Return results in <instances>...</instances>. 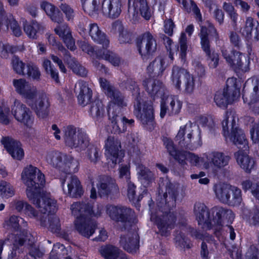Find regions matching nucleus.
<instances>
[{
  "instance_id": "f257e3e1",
  "label": "nucleus",
  "mask_w": 259,
  "mask_h": 259,
  "mask_svg": "<svg viewBox=\"0 0 259 259\" xmlns=\"http://www.w3.org/2000/svg\"><path fill=\"white\" fill-rule=\"evenodd\" d=\"M22 182L26 187V194L29 200L44 212L56 209L55 200L49 193L44 192L45 175L36 167L32 165L25 167L21 174Z\"/></svg>"
},
{
  "instance_id": "f03ea898",
  "label": "nucleus",
  "mask_w": 259,
  "mask_h": 259,
  "mask_svg": "<svg viewBox=\"0 0 259 259\" xmlns=\"http://www.w3.org/2000/svg\"><path fill=\"white\" fill-rule=\"evenodd\" d=\"M99 82L105 94L110 97L111 100L108 105V113L109 118L112 120V132L115 133L124 132L126 131L124 125L127 123L132 124L134 121L133 119L128 120L125 117L121 118L115 114L116 111H119L120 107L126 105L123 98L106 79L100 78Z\"/></svg>"
},
{
  "instance_id": "7ed1b4c3",
  "label": "nucleus",
  "mask_w": 259,
  "mask_h": 259,
  "mask_svg": "<svg viewBox=\"0 0 259 259\" xmlns=\"http://www.w3.org/2000/svg\"><path fill=\"white\" fill-rule=\"evenodd\" d=\"M71 213L75 218L74 227L81 235L90 237L95 232L96 224L91 218L99 215L101 212H95L92 205L84 202H74L70 206Z\"/></svg>"
},
{
  "instance_id": "20e7f679",
  "label": "nucleus",
  "mask_w": 259,
  "mask_h": 259,
  "mask_svg": "<svg viewBox=\"0 0 259 259\" xmlns=\"http://www.w3.org/2000/svg\"><path fill=\"white\" fill-rule=\"evenodd\" d=\"M213 213L215 215L213 220L209 222V213L206 206L202 203L197 202L194 205V212L199 225H203L209 227L212 225L215 231H220L223 224L227 221L231 223L234 218V214L232 210L225 209L221 207L213 208Z\"/></svg>"
},
{
  "instance_id": "39448f33",
  "label": "nucleus",
  "mask_w": 259,
  "mask_h": 259,
  "mask_svg": "<svg viewBox=\"0 0 259 259\" xmlns=\"http://www.w3.org/2000/svg\"><path fill=\"white\" fill-rule=\"evenodd\" d=\"M238 117L234 111H227L222 121L223 134L226 141L233 142L237 147L248 149V142L242 130L237 127Z\"/></svg>"
},
{
  "instance_id": "423d86ee",
  "label": "nucleus",
  "mask_w": 259,
  "mask_h": 259,
  "mask_svg": "<svg viewBox=\"0 0 259 259\" xmlns=\"http://www.w3.org/2000/svg\"><path fill=\"white\" fill-rule=\"evenodd\" d=\"M216 197L221 202L231 205H238L242 200L241 190L235 186L221 183L214 187Z\"/></svg>"
},
{
  "instance_id": "0eeeda50",
  "label": "nucleus",
  "mask_w": 259,
  "mask_h": 259,
  "mask_svg": "<svg viewBox=\"0 0 259 259\" xmlns=\"http://www.w3.org/2000/svg\"><path fill=\"white\" fill-rule=\"evenodd\" d=\"M63 138L65 144L77 150H83L89 145V139L81 129L73 125H68L63 130Z\"/></svg>"
},
{
  "instance_id": "6e6552de",
  "label": "nucleus",
  "mask_w": 259,
  "mask_h": 259,
  "mask_svg": "<svg viewBox=\"0 0 259 259\" xmlns=\"http://www.w3.org/2000/svg\"><path fill=\"white\" fill-rule=\"evenodd\" d=\"M172 84L177 89H180L182 82L186 93H192L195 88L194 76L183 68L175 66L172 67L170 75Z\"/></svg>"
},
{
  "instance_id": "1a4fd4ad",
  "label": "nucleus",
  "mask_w": 259,
  "mask_h": 259,
  "mask_svg": "<svg viewBox=\"0 0 259 259\" xmlns=\"http://www.w3.org/2000/svg\"><path fill=\"white\" fill-rule=\"evenodd\" d=\"M222 56L226 62L236 71L245 72L249 70V58L242 53L223 47Z\"/></svg>"
},
{
  "instance_id": "9d476101",
  "label": "nucleus",
  "mask_w": 259,
  "mask_h": 259,
  "mask_svg": "<svg viewBox=\"0 0 259 259\" xmlns=\"http://www.w3.org/2000/svg\"><path fill=\"white\" fill-rule=\"evenodd\" d=\"M193 127V124L190 121L180 127L175 137V141L181 147L193 150L201 145L200 135L196 141L192 138Z\"/></svg>"
},
{
  "instance_id": "9b49d317",
  "label": "nucleus",
  "mask_w": 259,
  "mask_h": 259,
  "mask_svg": "<svg viewBox=\"0 0 259 259\" xmlns=\"http://www.w3.org/2000/svg\"><path fill=\"white\" fill-rule=\"evenodd\" d=\"M11 112L14 118L25 127L32 129L34 117L31 111L19 100L15 99L11 106Z\"/></svg>"
},
{
  "instance_id": "f8f14e48",
  "label": "nucleus",
  "mask_w": 259,
  "mask_h": 259,
  "mask_svg": "<svg viewBox=\"0 0 259 259\" xmlns=\"http://www.w3.org/2000/svg\"><path fill=\"white\" fill-rule=\"evenodd\" d=\"M86 21L79 22L77 30L83 36L89 34L92 39L96 42L102 45L103 48H107L109 45V41L105 34L102 31L96 23H91L89 25Z\"/></svg>"
},
{
  "instance_id": "ddd939ff",
  "label": "nucleus",
  "mask_w": 259,
  "mask_h": 259,
  "mask_svg": "<svg viewBox=\"0 0 259 259\" xmlns=\"http://www.w3.org/2000/svg\"><path fill=\"white\" fill-rule=\"evenodd\" d=\"M92 188L91 190L90 198L96 199L97 195L95 186L98 189L99 195L102 196L107 195L112 191L117 190V186L115 181L112 178L107 176H99L92 182Z\"/></svg>"
},
{
  "instance_id": "4468645a",
  "label": "nucleus",
  "mask_w": 259,
  "mask_h": 259,
  "mask_svg": "<svg viewBox=\"0 0 259 259\" xmlns=\"http://www.w3.org/2000/svg\"><path fill=\"white\" fill-rule=\"evenodd\" d=\"M104 147L108 166L113 168L120 162L119 156L122 154L120 142L114 137L109 136L105 141Z\"/></svg>"
},
{
  "instance_id": "2eb2a0df",
  "label": "nucleus",
  "mask_w": 259,
  "mask_h": 259,
  "mask_svg": "<svg viewBox=\"0 0 259 259\" xmlns=\"http://www.w3.org/2000/svg\"><path fill=\"white\" fill-rule=\"evenodd\" d=\"M128 11L131 21L134 23L139 21V14L146 20H149L151 16L146 0H128Z\"/></svg>"
},
{
  "instance_id": "dca6fc26",
  "label": "nucleus",
  "mask_w": 259,
  "mask_h": 259,
  "mask_svg": "<svg viewBox=\"0 0 259 259\" xmlns=\"http://www.w3.org/2000/svg\"><path fill=\"white\" fill-rule=\"evenodd\" d=\"M206 162L204 168L208 170L221 169L227 166L230 161V157L223 152L212 151L204 153Z\"/></svg>"
},
{
  "instance_id": "f3484780",
  "label": "nucleus",
  "mask_w": 259,
  "mask_h": 259,
  "mask_svg": "<svg viewBox=\"0 0 259 259\" xmlns=\"http://www.w3.org/2000/svg\"><path fill=\"white\" fill-rule=\"evenodd\" d=\"M137 47L143 59H147L156 50V41L151 33L146 32L138 37Z\"/></svg>"
},
{
  "instance_id": "a211bd4d",
  "label": "nucleus",
  "mask_w": 259,
  "mask_h": 259,
  "mask_svg": "<svg viewBox=\"0 0 259 259\" xmlns=\"http://www.w3.org/2000/svg\"><path fill=\"white\" fill-rule=\"evenodd\" d=\"M12 207L19 212L23 211V212L28 217L35 219L37 221H40L41 225H45L42 221L48 212L54 211V210H48L46 212H44L38 209L35 210L30 204L26 201L23 200H14L11 203Z\"/></svg>"
},
{
  "instance_id": "6ab92c4d",
  "label": "nucleus",
  "mask_w": 259,
  "mask_h": 259,
  "mask_svg": "<svg viewBox=\"0 0 259 259\" xmlns=\"http://www.w3.org/2000/svg\"><path fill=\"white\" fill-rule=\"evenodd\" d=\"M106 209L110 219L116 222H129L135 216L134 211L125 206L107 205Z\"/></svg>"
},
{
  "instance_id": "aec40b11",
  "label": "nucleus",
  "mask_w": 259,
  "mask_h": 259,
  "mask_svg": "<svg viewBox=\"0 0 259 259\" xmlns=\"http://www.w3.org/2000/svg\"><path fill=\"white\" fill-rule=\"evenodd\" d=\"M61 184L64 192L70 197L77 198L83 194L80 182L75 176L67 174L65 179L62 180Z\"/></svg>"
},
{
  "instance_id": "412c9836",
  "label": "nucleus",
  "mask_w": 259,
  "mask_h": 259,
  "mask_svg": "<svg viewBox=\"0 0 259 259\" xmlns=\"http://www.w3.org/2000/svg\"><path fill=\"white\" fill-rule=\"evenodd\" d=\"M34 98H36V100L34 103H30L29 102V100H27L28 104L39 118H46L50 113V106L46 94L44 93H38L37 92Z\"/></svg>"
},
{
  "instance_id": "4be33fe9",
  "label": "nucleus",
  "mask_w": 259,
  "mask_h": 259,
  "mask_svg": "<svg viewBox=\"0 0 259 259\" xmlns=\"http://www.w3.org/2000/svg\"><path fill=\"white\" fill-rule=\"evenodd\" d=\"M181 108L182 103L177 96L166 95L161 101L160 116L161 118H163L167 110L170 114H178Z\"/></svg>"
},
{
  "instance_id": "5701e85b",
  "label": "nucleus",
  "mask_w": 259,
  "mask_h": 259,
  "mask_svg": "<svg viewBox=\"0 0 259 259\" xmlns=\"http://www.w3.org/2000/svg\"><path fill=\"white\" fill-rule=\"evenodd\" d=\"M13 85L15 91L26 100H32L36 95V87L31 85L24 79H13Z\"/></svg>"
},
{
  "instance_id": "b1692460",
  "label": "nucleus",
  "mask_w": 259,
  "mask_h": 259,
  "mask_svg": "<svg viewBox=\"0 0 259 259\" xmlns=\"http://www.w3.org/2000/svg\"><path fill=\"white\" fill-rule=\"evenodd\" d=\"M151 220L156 223L161 235L166 236L169 230L174 227L176 216L173 213H169L160 218H157L155 214H152Z\"/></svg>"
},
{
  "instance_id": "393cba45",
  "label": "nucleus",
  "mask_w": 259,
  "mask_h": 259,
  "mask_svg": "<svg viewBox=\"0 0 259 259\" xmlns=\"http://www.w3.org/2000/svg\"><path fill=\"white\" fill-rule=\"evenodd\" d=\"M236 79L232 77L228 78L226 81L227 88L223 91H218L215 95L214 100L216 104L220 107H225L232 102L229 92L232 88H235Z\"/></svg>"
},
{
  "instance_id": "a878e982",
  "label": "nucleus",
  "mask_w": 259,
  "mask_h": 259,
  "mask_svg": "<svg viewBox=\"0 0 259 259\" xmlns=\"http://www.w3.org/2000/svg\"><path fill=\"white\" fill-rule=\"evenodd\" d=\"M214 37L216 39H218V34L214 26L209 22H206L205 25L201 26L199 36L200 43L202 50L206 53L210 52V42L208 38V35Z\"/></svg>"
},
{
  "instance_id": "bb28decb",
  "label": "nucleus",
  "mask_w": 259,
  "mask_h": 259,
  "mask_svg": "<svg viewBox=\"0 0 259 259\" xmlns=\"http://www.w3.org/2000/svg\"><path fill=\"white\" fill-rule=\"evenodd\" d=\"M1 142L14 159L21 160L23 158L24 153L19 142L10 137H3Z\"/></svg>"
},
{
  "instance_id": "cd10ccee",
  "label": "nucleus",
  "mask_w": 259,
  "mask_h": 259,
  "mask_svg": "<svg viewBox=\"0 0 259 259\" xmlns=\"http://www.w3.org/2000/svg\"><path fill=\"white\" fill-rule=\"evenodd\" d=\"M102 12L110 18H117L121 12V3L120 0H103L102 3Z\"/></svg>"
},
{
  "instance_id": "c85d7f7f",
  "label": "nucleus",
  "mask_w": 259,
  "mask_h": 259,
  "mask_svg": "<svg viewBox=\"0 0 259 259\" xmlns=\"http://www.w3.org/2000/svg\"><path fill=\"white\" fill-rule=\"evenodd\" d=\"M143 85L148 94L154 98L160 97L162 99L166 96L163 84L159 80L147 79L144 81Z\"/></svg>"
},
{
  "instance_id": "c756f323",
  "label": "nucleus",
  "mask_w": 259,
  "mask_h": 259,
  "mask_svg": "<svg viewBox=\"0 0 259 259\" xmlns=\"http://www.w3.org/2000/svg\"><path fill=\"white\" fill-rule=\"evenodd\" d=\"M54 31L56 34L63 39L68 49L72 51L75 49V41L67 24L63 23L58 25L54 29Z\"/></svg>"
},
{
  "instance_id": "7c9ffc66",
  "label": "nucleus",
  "mask_w": 259,
  "mask_h": 259,
  "mask_svg": "<svg viewBox=\"0 0 259 259\" xmlns=\"http://www.w3.org/2000/svg\"><path fill=\"white\" fill-rule=\"evenodd\" d=\"M75 91L78 94L77 98L79 104L85 106L90 102L92 93L85 82L78 81L75 85Z\"/></svg>"
},
{
  "instance_id": "2f4dec72",
  "label": "nucleus",
  "mask_w": 259,
  "mask_h": 259,
  "mask_svg": "<svg viewBox=\"0 0 259 259\" xmlns=\"http://www.w3.org/2000/svg\"><path fill=\"white\" fill-rule=\"evenodd\" d=\"M120 243L127 252H135L139 248V237L136 233H129L121 236Z\"/></svg>"
},
{
  "instance_id": "473e14b6",
  "label": "nucleus",
  "mask_w": 259,
  "mask_h": 259,
  "mask_svg": "<svg viewBox=\"0 0 259 259\" xmlns=\"http://www.w3.org/2000/svg\"><path fill=\"white\" fill-rule=\"evenodd\" d=\"M238 148L239 150L235 154L237 162L241 168L246 171L249 172L253 168L255 163L254 160L247 155L249 147L248 146L246 150L242 148L238 147Z\"/></svg>"
},
{
  "instance_id": "72a5a7b5",
  "label": "nucleus",
  "mask_w": 259,
  "mask_h": 259,
  "mask_svg": "<svg viewBox=\"0 0 259 259\" xmlns=\"http://www.w3.org/2000/svg\"><path fill=\"white\" fill-rule=\"evenodd\" d=\"M139 115L142 124L148 129L151 130L154 124L153 108L151 104H144Z\"/></svg>"
},
{
  "instance_id": "f704fd0d",
  "label": "nucleus",
  "mask_w": 259,
  "mask_h": 259,
  "mask_svg": "<svg viewBox=\"0 0 259 259\" xmlns=\"http://www.w3.org/2000/svg\"><path fill=\"white\" fill-rule=\"evenodd\" d=\"M40 7L53 22L60 23L63 21L62 15L54 5L44 1L41 2Z\"/></svg>"
},
{
  "instance_id": "c9c22d12",
  "label": "nucleus",
  "mask_w": 259,
  "mask_h": 259,
  "mask_svg": "<svg viewBox=\"0 0 259 259\" xmlns=\"http://www.w3.org/2000/svg\"><path fill=\"white\" fill-rule=\"evenodd\" d=\"M243 99L244 102L247 103L255 113L259 114V80L257 85L254 87L253 92L249 98L243 95Z\"/></svg>"
},
{
  "instance_id": "e433bc0d",
  "label": "nucleus",
  "mask_w": 259,
  "mask_h": 259,
  "mask_svg": "<svg viewBox=\"0 0 259 259\" xmlns=\"http://www.w3.org/2000/svg\"><path fill=\"white\" fill-rule=\"evenodd\" d=\"M112 31L114 33H118V40L120 44L128 43L131 41V33L124 29L120 22L117 21L112 24Z\"/></svg>"
},
{
  "instance_id": "4c0bfd02",
  "label": "nucleus",
  "mask_w": 259,
  "mask_h": 259,
  "mask_svg": "<svg viewBox=\"0 0 259 259\" xmlns=\"http://www.w3.org/2000/svg\"><path fill=\"white\" fill-rule=\"evenodd\" d=\"M56 202V201H55ZM56 210L54 211H49L46 213V215L42 218V221L45 223V225H41V222L40 224L41 226L48 227L51 231L53 232H57L60 228V224L59 218L55 215H49L50 213H54L57 210V204H56Z\"/></svg>"
},
{
  "instance_id": "58836bf2",
  "label": "nucleus",
  "mask_w": 259,
  "mask_h": 259,
  "mask_svg": "<svg viewBox=\"0 0 259 259\" xmlns=\"http://www.w3.org/2000/svg\"><path fill=\"white\" fill-rule=\"evenodd\" d=\"M23 25L24 31L27 36L31 39H36L37 33L43 29L42 26L35 21L30 22L25 21L23 23Z\"/></svg>"
},
{
  "instance_id": "ea45409f",
  "label": "nucleus",
  "mask_w": 259,
  "mask_h": 259,
  "mask_svg": "<svg viewBox=\"0 0 259 259\" xmlns=\"http://www.w3.org/2000/svg\"><path fill=\"white\" fill-rule=\"evenodd\" d=\"M66 155L58 152H50L47 153L46 159L48 163L61 170Z\"/></svg>"
},
{
  "instance_id": "a19ab883",
  "label": "nucleus",
  "mask_w": 259,
  "mask_h": 259,
  "mask_svg": "<svg viewBox=\"0 0 259 259\" xmlns=\"http://www.w3.org/2000/svg\"><path fill=\"white\" fill-rule=\"evenodd\" d=\"M181 159H184L181 164H184L186 160L190 163L192 165L196 166H202L204 168V164L206 162V159L204 158V153L202 157H199L198 155L194 153L184 152L181 154Z\"/></svg>"
},
{
  "instance_id": "79ce46f5",
  "label": "nucleus",
  "mask_w": 259,
  "mask_h": 259,
  "mask_svg": "<svg viewBox=\"0 0 259 259\" xmlns=\"http://www.w3.org/2000/svg\"><path fill=\"white\" fill-rule=\"evenodd\" d=\"M167 67L164 59L157 57L147 67L149 72H154L158 75H161Z\"/></svg>"
},
{
  "instance_id": "37998d69",
  "label": "nucleus",
  "mask_w": 259,
  "mask_h": 259,
  "mask_svg": "<svg viewBox=\"0 0 259 259\" xmlns=\"http://www.w3.org/2000/svg\"><path fill=\"white\" fill-rule=\"evenodd\" d=\"M78 162L71 156H66L64 160L61 171L65 172L75 173L78 170Z\"/></svg>"
},
{
  "instance_id": "c03bdc74",
  "label": "nucleus",
  "mask_w": 259,
  "mask_h": 259,
  "mask_svg": "<svg viewBox=\"0 0 259 259\" xmlns=\"http://www.w3.org/2000/svg\"><path fill=\"white\" fill-rule=\"evenodd\" d=\"M99 58L108 61L113 65L116 66L119 64V59L114 54L107 50V48H103V50H98L96 52Z\"/></svg>"
},
{
  "instance_id": "a18cd8bd",
  "label": "nucleus",
  "mask_w": 259,
  "mask_h": 259,
  "mask_svg": "<svg viewBox=\"0 0 259 259\" xmlns=\"http://www.w3.org/2000/svg\"><path fill=\"white\" fill-rule=\"evenodd\" d=\"M84 11L89 15L96 14L99 10L97 0H81Z\"/></svg>"
},
{
  "instance_id": "49530a36",
  "label": "nucleus",
  "mask_w": 259,
  "mask_h": 259,
  "mask_svg": "<svg viewBox=\"0 0 259 259\" xmlns=\"http://www.w3.org/2000/svg\"><path fill=\"white\" fill-rule=\"evenodd\" d=\"M65 60H66L69 67L72 70L74 73L81 76H85L87 75V71L74 58H71L69 57V59H67L66 57Z\"/></svg>"
},
{
  "instance_id": "de8ad7c7",
  "label": "nucleus",
  "mask_w": 259,
  "mask_h": 259,
  "mask_svg": "<svg viewBox=\"0 0 259 259\" xmlns=\"http://www.w3.org/2000/svg\"><path fill=\"white\" fill-rule=\"evenodd\" d=\"M100 252L106 259H116L119 254V249L110 245L101 247Z\"/></svg>"
},
{
  "instance_id": "09e8293b",
  "label": "nucleus",
  "mask_w": 259,
  "mask_h": 259,
  "mask_svg": "<svg viewBox=\"0 0 259 259\" xmlns=\"http://www.w3.org/2000/svg\"><path fill=\"white\" fill-rule=\"evenodd\" d=\"M242 189L244 191L250 190L252 195L259 200V185L251 180H246L242 182Z\"/></svg>"
},
{
  "instance_id": "8fccbe9b",
  "label": "nucleus",
  "mask_w": 259,
  "mask_h": 259,
  "mask_svg": "<svg viewBox=\"0 0 259 259\" xmlns=\"http://www.w3.org/2000/svg\"><path fill=\"white\" fill-rule=\"evenodd\" d=\"M178 3H182L183 8L189 12L193 11L196 15L197 18L199 19V20H201V15L200 13V10L196 5V4L192 1L189 2H187L186 0H176Z\"/></svg>"
},
{
  "instance_id": "3c124183",
  "label": "nucleus",
  "mask_w": 259,
  "mask_h": 259,
  "mask_svg": "<svg viewBox=\"0 0 259 259\" xmlns=\"http://www.w3.org/2000/svg\"><path fill=\"white\" fill-rule=\"evenodd\" d=\"M164 144L169 154L176 160H177L180 163H182L184 159H181V154L183 152L180 153L177 151L173 142L171 140L166 138L164 140Z\"/></svg>"
},
{
  "instance_id": "603ef678",
  "label": "nucleus",
  "mask_w": 259,
  "mask_h": 259,
  "mask_svg": "<svg viewBox=\"0 0 259 259\" xmlns=\"http://www.w3.org/2000/svg\"><path fill=\"white\" fill-rule=\"evenodd\" d=\"M42 66L47 73L50 74L52 79L56 83L59 82V75L57 70L52 65L51 62L47 58H44L42 62Z\"/></svg>"
},
{
  "instance_id": "864d4df0",
  "label": "nucleus",
  "mask_w": 259,
  "mask_h": 259,
  "mask_svg": "<svg viewBox=\"0 0 259 259\" xmlns=\"http://www.w3.org/2000/svg\"><path fill=\"white\" fill-rule=\"evenodd\" d=\"M205 4L206 6L209 8L211 11L213 8H214L213 15L215 19L218 21L220 24H221L224 20V15L222 11L218 9L217 5L211 0H202Z\"/></svg>"
},
{
  "instance_id": "5fc2aeb1",
  "label": "nucleus",
  "mask_w": 259,
  "mask_h": 259,
  "mask_svg": "<svg viewBox=\"0 0 259 259\" xmlns=\"http://www.w3.org/2000/svg\"><path fill=\"white\" fill-rule=\"evenodd\" d=\"M15 194L14 187L9 182L0 181V195L6 198L11 197Z\"/></svg>"
},
{
  "instance_id": "6e6d98bb",
  "label": "nucleus",
  "mask_w": 259,
  "mask_h": 259,
  "mask_svg": "<svg viewBox=\"0 0 259 259\" xmlns=\"http://www.w3.org/2000/svg\"><path fill=\"white\" fill-rule=\"evenodd\" d=\"M254 25L253 19L250 17H247L246 19L245 26L240 30L241 34L246 39H249L251 38L252 30Z\"/></svg>"
},
{
  "instance_id": "4d7b16f0",
  "label": "nucleus",
  "mask_w": 259,
  "mask_h": 259,
  "mask_svg": "<svg viewBox=\"0 0 259 259\" xmlns=\"http://www.w3.org/2000/svg\"><path fill=\"white\" fill-rule=\"evenodd\" d=\"M20 220H23L18 216L12 215L5 221L3 227L7 230H16L19 228Z\"/></svg>"
},
{
  "instance_id": "13d9d810",
  "label": "nucleus",
  "mask_w": 259,
  "mask_h": 259,
  "mask_svg": "<svg viewBox=\"0 0 259 259\" xmlns=\"http://www.w3.org/2000/svg\"><path fill=\"white\" fill-rule=\"evenodd\" d=\"M60 10L64 14L68 21H71L75 16L73 8L66 3H61L59 6Z\"/></svg>"
},
{
  "instance_id": "bf43d9fd",
  "label": "nucleus",
  "mask_w": 259,
  "mask_h": 259,
  "mask_svg": "<svg viewBox=\"0 0 259 259\" xmlns=\"http://www.w3.org/2000/svg\"><path fill=\"white\" fill-rule=\"evenodd\" d=\"M91 113L93 117L100 118L103 115L104 109L102 103L100 101L93 103L91 108Z\"/></svg>"
},
{
  "instance_id": "052dcab7",
  "label": "nucleus",
  "mask_w": 259,
  "mask_h": 259,
  "mask_svg": "<svg viewBox=\"0 0 259 259\" xmlns=\"http://www.w3.org/2000/svg\"><path fill=\"white\" fill-rule=\"evenodd\" d=\"M88 148L87 156L91 162L96 163L99 159V149L93 145H89L85 148Z\"/></svg>"
},
{
  "instance_id": "680f3d73",
  "label": "nucleus",
  "mask_w": 259,
  "mask_h": 259,
  "mask_svg": "<svg viewBox=\"0 0 259 259\" xmlns=\"http://www.w3.org/2000/svg\"><path fill=\"white\" fill-rule=\"evenodd\" d=\"M207 56V61L209 67L211 68H216L219 62L218 53L213 51L205 53Z\"/></svg>"
},
{
  "instance_id": "e2e57ef3",
  "label": "nucleus",
  "mask_w": 259,
  "mask_h": 259,
  "mask_svg": "<svg viewBox=\"0 0 259 259\" xmlns=\"http://www.w3.org/2000/svg\"><path fill=\"white\" fill-rule=\"evenodd\" d=\"M12 64L14 71L18 74H23L25 69L24 63L18 57H13L12 60Z\"/></svg>"
},
{
  "instance_id": "0e129e2a",
  "label": "nucleus",
  "mask_w": 259,
  "mask_h": 259,
  "mask_svg": "<svg viewBox=\"0 0 259 259\" xmlns=\"http://www.w3.org/2000/svg\"><path fill=\"white\" fill-rule=\"evenodd\" d=\"M179 42L180 45V56L182 59L184 60L185 58L186 55V51L187 50V37L184 32L181 33L179 39Z\"/></svg>"
},
{
  "instance_id": "69168bd1",
  "label": "nucleus",
  "mask_w": 259,
  "mask_h": 259,
  "mask_svg": "<svg viewBox=\"0 0 259 259\" xmlns=\"http://www.w3.org/2000/svg\"><path fill=\"white\" fill-rule=\"evenodd\" d=\"M126 182L127 183V195L128 198L130 201H133L135 198L136 186L131 180Z\"/></svg>"
},
{
  "instance_id": "338daca9",
  "label": "nucleus",
  "mask_w": 259,
  "mask_h": 259,
  "mask_svg": "<svg viewBox=\"0 0 259 259\" xmlns=\"http://www.w3.org/2000/svg\"><path fill=\"white\" fill-rule=\"evenodd\" d=\"M119 177L126 181L130 180V171L129 165L122 166L119 169Z\"/></svg>"
},
{
  "instance_id": "774afa93",
  "label": "nucleus",
  "mask_w": 259,
  "mask_h": 259,
  "mask_svg": "<svg viewBox=\"0 0 259 259\" xmlns=\"http://www.w3.org/2000/svg\"><path fill=\"white\" fill-rule=\"evenodd\" d=\"M245 257V259H259L258 249L254 246H251L246 252Z\"/></svg>"
}]
</instances>
